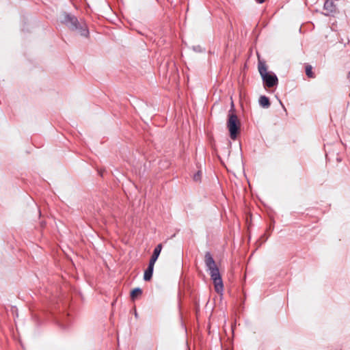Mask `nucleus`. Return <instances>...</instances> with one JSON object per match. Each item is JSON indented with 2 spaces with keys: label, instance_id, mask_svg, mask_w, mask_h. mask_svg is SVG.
Listing matches in <instances>:
<instances>
[{
  "label": "nucleus",
  "instance_id": "423d86ee",
  "mask_svg": "<svg viewBox=\"0 0 350 350\" xmlns=\"http://www.w3.org/2000/svg\"><path fill=\"white\" fill-rule=\"evenodd\" d=\"M161 250H162V245L159 244L154 250V252H153L152 256H151V258L150 260L149 264L154 265L155 262L157 261L158 257L159 256Z\"/></svg>",
  "mask_w": 350,
  "mask_h": 350
},
{
  "label": "nucleus",
  "instance_id": "4468645a",
  "mask_svg": "<svg viewBox=\"0 0 350 350\" xmlns=\"http://www.w3.org/2000/svg\"><path fill=\"white\" fill-rule=\"evenodd\" d=\"M135 316L136 318L137 317V313L136 311H135Z\"/></svg>",
  "mask_w": 350,
  "mask_h": 350
},
{
  "label": "nucleus",
  "instance_id": "6e6552de",
  "mask_svg": "<svg viewBox=\"0 0 350 350\" xmlns=\"http://www.w3.org/2000/svg\"><path fill=\"white\" fill-rule=\"evenodd\" d=\"M259 105L263 108H269L270 102L269 98L265 96H261L258 100Z\"/></svg>",
  "mask_w": 350,
  "mask_h": 350
},
{
  "label": "nucleus",
  "instance_id": "39448f33",
  "mask_svg": "<svg viewBox=\"0 0 350 350\" xmlns=\"http://www.w3.org/2000/svg\"><path fill=\"white\" fill-rule=\"evenodd\" d=\"M323 10L325 11L324 14L329 15L336 12V6L332 0H325Z\"/></svg>",
  "mask_w": 350,
  "mask_h": 350
},
{
  "label": "nucleus",
  "instance_id": "9d476101",
  "mask_svg": "<svg viewBox=\"0 0 350 350\" xmlns=\"http://www.w3.org/2000/svg\"><path fill=\"white\" fill-rule=\"evenodd\" d=\"M64 21L65 22H73L74 21H76V18L74 16H72L68 14H64Z\"/></svg>",
  "mask_w": 350,
  "mask_h": 350
},
{
  "label": "nucleus",
  "instance_id": "20e7f679",
  "mask_svg": "<svg viewBox=\"0 0 350 350\" xmlns=\"http://www.w3.org/2000/svg\"><path fill=\"white\" fill-rule=\"evenodd\" d=\"M67 28L76 35L88 37L89 28L87 23H66Z\"/></svg>",
  "mask_w": 350,
  "mask_h": 350
},
{
  "label": "nucleus",
  "instance_id": "f257e3e1",
  "mask_svg": "<svg viewBox=\"0 0 350 350\" xmlns=\"http://www.w3.org/2000/svg\"><path fill=\"white\" fill-rule=\"evenodd\" d=\"M204 261L211 278L213 281L216 292L217 293L221 294L224 290L221 277L219 273V269L209 252H206L205 254Z\"/></svg>",
  "mask_w": 350,
  "mask_h": 350
},
{
  "label": "nucleus",
  "instance_id": "1a4fd4ad",
  "mask_svg": "<svg viewBox=\"0 0 350 350\" xmlns=\"http://www.w3.org/2000/svg\"><path fill=\"white\" fill-rule=\"evenodd\" d=\"M142 291L139 288H134L131 293V297L133 299L136 298L137 296L142 295Z\"/></svg>",
  "mask_w": 350,
  "mask_h": 350
},
{
  "label": "nucleus",
  "instance_id": "9b49d317",
  "mask_svg": "<svg viewBox=\"0 0 350 350\" xmlns=\"http://www.w3.org/2000/svg\"><path fill=\"white\" fill-rule=\"evenodd\" d=\"M306 74L308 77H313V73L312 72V67L310 66H308L306 68Z\"/></svg>",
  "mask_w": 350,
  "mask_h": 350
},
{
  "label": "nucleus",
  "instance_id": "ddd939ff",
  "mask_svg": "<svg viewBox=\"0 0 350 350\" xmlns=\"http://www.w3.org/2000/svg\"><path fill=\"white\" fill-rule=\"evenodd\" d=\"M259 3H262L265 1V0H256Z\"/></svg>",
  "mask_w": 350,
  "mask_h": 350
},
{
  "label": "nucleus",
  "instance_id": "7ed1b4c3",
  "mask_svg": "<svg viewBox=\"0 0 350 350\" xmlns=\"http://www.w3.org/2000/svg\"><path fill=\"white\" fill-rule=\"evenodd\" d=\"M232 109L233 104L232 105V109L229 111L227 127L229 130L231 139H235L239 130L240 122L237 115L232 112Z\"/></svg>",
  "mask_w": 350,
  "mask_h": 350
},
{
  "label": "nucleus",
  "instance_id": "f8f14e48",
  "mask_svg": "<svg viewBox=\"0 0 350 350\" xmlns=\"http://www.w3.org/2000/svg\"><path fill=\"white\" fill-rule=\"evenodd\" d=\"M201 178V172L198 171L196 174L193 176V180L195 181H200Z\"/></svg>",
  "mask_w": 350,
  "mask_h": 350
},
{
  "label": "nucleus",
  "instance_id": "0eeeda50",
  "mask_svg": "<svg viewBox=\"0 0 350 350\" xmlns=\"http://www.w3.org/2000/svg\"><path fill=\"white\" fill-rule=\"evenodd\" d=\"M154 269V265L149 264L147 269L144 272V280L145 281H149L152 276Z\"/></svg>",
  "mask_w": 350,
  "mask_h": 350
},
{
  "label": "nucleus",
  "instance_id": "2eb2a0df",
  "mask_svg": "<svg viewBox=\"0 0 350 350\" xmlns=\"http://www.w3.org/2000/svg\"><path fill=\"white\" fill-rule=\"evenodd\" d=\"M349 77H350V73L349 74Z\"/></svg>",
  "mask_w": 350,
  "mask_h": 350
},
{
  "label": "nucleus",
  "instance_id": "f03ea898",
  "mask_svg": "<svg viewBox=\"0 0 350 350\" xmlns=\"http://www.w3.org/2000/svg\"><path fill=\"white\" fill-rule=\"evenodd\" d=\"M258 68L263 82L268 88H271L278 84L277 76L267 71L265 62L258 58Z\"/></svg>",
  "mask_w": 350,
  "mask_h": 350
}]
</instances>
